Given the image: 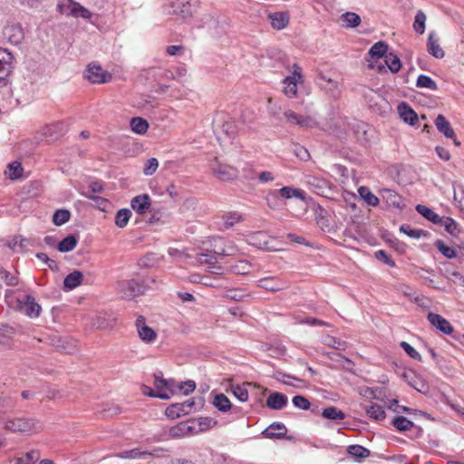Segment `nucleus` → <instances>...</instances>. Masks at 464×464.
<instances>
[{"instance_id": "nucleus-1", "label": "nucleus", "mask_w": 464, "mask_h": 464, "mask_svg": "<svg viewBox=\"0 0 464 464\" xmlns=\"http://www.w3.org/2000/svg\"><path fill=\"white\" fill-rule=\"evenodd\" d=\"M153 283H155V279L152 277L125 279L117 283L116 290L122 299L132 300L144 295Z\"/></svg>"}, {"instance_id": "nucleus-2", "label": "nucleus", "mask_w": 464, "mask_h": 464, "mask_svg": "<svg viewBox=\"0 0 464 464\" xmlns=\"http://www.w3.org/2000/svg\"><path fill=\"white\" fill-rule=\"evenodd\" d=\"M4 428L14 433L31 435L40 432L43 430V425L34 418L19 417L6 420Z\"/></svg>"}, {"instance_id": "nucleus-3", "label": "nucleus", "mask_w": 464, "mask_h": 464, "mask_svg": "<svg viewBox=\"0 0 464 464\" xmlns=\"http://www.w3.org/2000/svg\"><path fill=\"white\" fill-rule=\"evenodd\" d=\"M198 8V0H166L164 11L182 19L190 18Z\"/></svg>"}, {"instance_id": "nucleus-4", "label": "nucleus", "mask_w": 464, "mask_h": 464, "mask_svg": "<svg viewBox=\"0 0 464 464\" xmlns=\"http://www.w3.org/2000/svg\"><path fill=\"white\" fill-rule=\"evenodd\" d=\"M14 307L25 315L31 318H36L40 315L41 306L36 303L34 297L30 295L16 297Z\"/></svg>"}, {"instance_id": "nucleus-5", "label": "nucleus", "mask_w": 464, "mask_h": 464, "mask_svg": "<svg viewBox=\"0 0 464 464\" xmlns=\"http://www.w3.org/2000/svg\"><path fill=\"white\" fill-rule=\"evenodd\" d=\"M57 8L61 14L73 17L90 18L91 12L73 0H60Z\"/></svg>"}, {"instance_id": "nucleus-6", "label": "nucleus", "mask_w": 464, "mask_h": 464, "mask_svg": "<svg viewBox=\"0 0 464 464\" xmlns=\"http://www.w3.org/2000/svg\"><path fill=\"white\" fill-rule=\"evenodd\" d=\"M315 82L319 88L326 92L331 97L338 98L340 96L342 83L337 77L332 78L323 72H319Z\"/></svg>"}, {"instance_id": "nucleus-7", "label": "nucleus", "mask_w": 464, "mask_h": 464, "mask_svg": "<svg viewBox=\"0 0 464 464\" xmlns=\"http://www.w3.org/2000/svg\"><path fill=\"white\" fill-rule=\"evenodd\" d=\"M213 129L217 134H224L228 139L235 137L237 127L230 118L224 114L217 115L213 120Z\"/></svg>"}, {"instance_id": "nucleus-8", "label": "nucleus", "mask_w": 464, "mask_h": 464, "mask_svg": "<svg viewBox=\"0 0 464 464\" xmlns=\"http://www.w3.org/2000/svg\"><path fill=\"white\" fill-rule=\"evenodd\" d=\"M211 169L215 177L222 181H231L237 179L239 171L237 168L221 163L215 160V162L211 165Z\"/></svg>"}, {"instance_id": "nucleus-9", "label": "nucleus", "mask_w": 464, "mask_h": 464, "mask_svg": "<svg viewBox=\"0 0 464 464\" xmlns=\"http://www.w3.org/2000/svg\"><path fill=\"white\" fill-rule=\"evenodd\" d=\"M14 56L5 48H0V86L6 84V79L14 68Z\"/></svg>"}, {"instance_id": "nucleus-10", "label": "nucleus", "mask_w": 464, "mask_h": 464, "mask_svg": "<svg viewBox=\"0 0 464 464\" xmlns=\"http://www.w3.org/2000/svg\"><path fill=\"white\" fill-rule=\"evenodd\" d=\"M67 130V126L63 121L46 124L41 129V134L47 141H53L63 136Z\"/></svg>"}, {"instance_id": "nucleus-11", "label": "nucleus", "mask_w": 464, "mask_h": 464, "mask_svg": "<svg viewBox=\"0 0 464 464\" xmlns=\"http://www.w3.org/2000/svg\"><path fill=\"white\" fill-rule=\"evenodd\" d=\"M283 115L286 122L292 125H298L304 128H313L317 125L316 121L311 116L297 114L291 110L285 111Z\"/></svg>"}, {"instance_id": "nucleus-12", "label": "nucleus", "mask_w": 464, "mask_h": 464, "mask_svg": "<svg viewBox=\"0 0 464 464\" xmlns=\"http://www.w3.org/2000/svg\"><path fill=\"white\" fill-rule=\"evenodd\" d=\"M84 76L92 83H104L111 80V75L104 72L100 65L90 64L84 72Z\"/></svg>"}, {"instance_id": "nucleus-13", "label": "nucleus", "mask_w": 464, "mask_h": 464, "mask_svg": "<svg viewBox=\"0 0 464 464\" xmlns=\"http://www.w3.org/2000/svg\"><path fill=\"white\" fill-rule=\"evenodd\" d=\"M195 405V400L189 399L181 403H175L166 409V415L171 419L179 418L191 412Z\"/></svg>"}, {"instance_id": "nucleus-14", "label": "nucleus", "mask_w": 464, "mask_h": 464, "mask_svg": "<svg viewBox=\"0 0 464 464\" xmlns=\"http://www.w3.org/2000/svg\"><path fill=\"white\" fill-rule=\"evenodd\" d=\"M139 337L145 343H152L157 338L156 332L146 324L144 316L139 315L135 322Z\"/></svg>"}, {"instance_id": "nucleus-15", "label": "nucleus", "mask_w": 464, "mask_h": 464, "mask_svg": "<svg viewBox=\"0 0 464 464\" xmlns=\"http://www.w3.org/2000/svg\"><path fill=\"white\" fill-rule=\"evenodd\" d=\"M302 82V74L295 70L293 74L284 80V92L289 98H295L297 94V82Z\"/></svg>"}, {"instance_id": "nucleus-16", "label": "nucleus", "mask_w": 464, "mask_h": 464, "mask_svg": "<svg viewBox=\"0 0 464 464\" xmlns=\"http://www.w3.org/2000/svg\"><path fill=\"white\" fill-rule=\"evenodd\" d=\"M153 384L157 391L158 398L161 400H169L170 398V392H169V386L170 384L168 382V379L163 378L161 372L154 373Z\"/></svg>"}, {"instance_id": "nucleus-17", "label": "nucleus", "mask_w": 464, "mask_h": 464, "mask_svg": "<svg viewBox=\"0 0 464 464\" xmlns=\"http://www.w3.org/2000/svg\"><path fill=\"white\" fill-rule=\"evenodd\" d=\"M151 205L150 197L148 194H141L134 197L130 201L131 208L139 215L148 212Z\"/></svg>"}, {"instance_id": "nucleus-18", "label": "nucleus", "mask_w": 464, "mask_h": 464, "mask_svg": "<svg viewBox=\"0 0 464 464\" xmlns=\"http://www.w3.org/2000/svg\"><path fill=\"white\" fill-rule=\"evenodd\" d=\"M428 320L432 326L445 334H450L453 332L450 323L438 314L429 313Z\"/></svg>"}, {"instance_id": "nucleus-19", "label": "nucleus", "mask_w": 464, "mask_h": 464, "mask_svg": "<svg viewBox=\"0 0 464 464\" xmlns=\"http://www.w3.org/2000/svg\"><path fill=\"white\" fill-rule=\"evenodd\" d=\"M287 432L286 427L281 422H274L269 425L262 433L266 438L281 439Z\"/></svg>"}, {"instance_id": "nucleus-20", "label": "nucleus", "mask_w": 464, "mask_h": 464, "mask_svg": "<svg viewBox=\"0 0 464 464\" xmlns=\"http://www.w3.org/2000/svg\"><path fill=\"white\" fill-rule=\"evenodd\" d=\"M278 194L282 198H286V199L295 198H298V199L302 200L303 202H306V199H307L306 193L303 189L296 188L294 187H288V186L283 187L278 190Z\"/></svg>"}, {"instance_id": "nucleus-21", "label": "nucleus", "mask_w": 464, "mask_h": 464, "mask_svg": "<svg viewBox=\"0 0 464 464\" xmlns=\"http://www.w3.org/2000/svg\"><path fill=\"white\" fill-rule=\"evenodd\" d=\"M287 397L280 392H273L266 399V405L273 410H282L287 404Z\"/></svg>"}, {"instance_id": "nucleus-22", "label": "nucleus", "mask_w": 464, "mask_h": 464, "mask_svg": "<svg viewBox=\"0 0 464 464\" xmlns=\"http://www.w3.org/2000/svg\"><path fill=\"white\" fill-rule=\"evenodd\" d=\"M400 117L410 125H415L418 121L417 113L407 103L402 102L398 106Z\"/></svg>"}, {"instance_id": "nucleus-23", "label": "nucleus", "mask_w": 464, "mask_h": 464, "mask_svg": "<svg viewBox=\"0 0 464 464\" xmlns=\"http://www.w3.org/2000/svg\"><path fill=\"white\" fill-rule=\"evenodd\" d=\"M435 125L437 130L442 133L446 138L454 139L455 131L452 129L450 123L447 121V119L439 114L435 120Z\"/></svg>"}, {"instance_id": "nucleus-24", "label": "nucleus", "mask_w": 464, "mask_h": 464, "mask_svg": "<svg viewBox=\"0 0 464 464\" xmlns=\"http://www.w3.org/2000/svg\"><path fill=\"white\" fill-rule=\"evenodd\" d=\"M381 196L388 207L400 208L401 203V196L394 190L383 188L381 190Z\"/></svg>"}, {"instance_id": "nucleus-25", "label": "nucleus", "mask_w": 464, "mask_h": 464, "mask_svg": "<svg viewBox=\"0 0 464 464\" xmlns=\"http://www.w3.org/2000/svg\"><path fill=\"white\" fill-rule=\"evenodd\" d=\"M274 29H285L289 23V14L286 12H276L269 14Z\"/></svg>"}, {"instance_id": "nucleus-26", "label": "nucleus", "mask_w": 464, "mask_h": 464, "mask_svg": "<svg viewBox=\"0 0 464 464\" xmlns=\"http://www.w3.org/2000/svg\"><path fill=\"white\" fill-rule=\"evenodd\" d=\"M257 285L272 292H276L284 288V284L277 277L262 278L257 281Z\"/></svg>"}, {"instance_id": "nucleus-27", "label": "nucleus", "mask_w": 464, "mask_h": 464, "mask_svg": "<svg viewBox=\"0 0 464 464\" xmlns=\"http://www.w3.org/2000/svg\"><path fill=\"white\" fill-rule=\"evenodd\" d=\"M427 47L429 53L434 56L435 58L444 57L445 53L439 44V38H436L433 33H431L429 35Z\"/></svg>"}, {"instance_id": "nucleus-28", "label": "nucleus", "mask_w": 464, "mask_h": 464, "mask_svg": "<svg viewBox=\"0 0 464 464\" xmlns=\"http://www.w3.org/2000/svg\"><path fill=\"white\" fill-rule=\"evenodd\" d=\"M82 273L81 271L74 270L65 276L63 285L67 289H73L82 284Z\"/></svg>"}, {"instance_id": "nucleus-29", "label": "nucleus", "mask_w": 464, "mask_h": 464, "mask_svg": "<svg viewBox=\"0 0 464 464\" xmlns=\"http://www.w3.org/2000/svg\"><path fill=\"white\" fill-rule=\"evenodd\" d=\"M416 210L419 214L435 225H439L442 219V217L439 216L432 209L424 205H417Z\"/></svg>"}, {"instance_id": "nucleus-30", "label": "nucleus", "mask_w": 464, "mask_h": 464, "mask_svg": "<svg viewBox=\"0 0 464 464\" xmlns=\"http://www.w3.org/2000/svg\"><path fill=\"white\" fill-rule=\"evenodd\" d=\"M89 189L92 194H89L87 192H82V195L84 196L85 198L92 199L96 202H104L105 201L104 198L94 195L97 193H101L103 190V185L101 182H99V181L91 182V184L89 185Z\"/></svg>"}, {"instance_id": "nucleus-31", "label": "nucleus", "mask_w": 464, "mask_h": 464, "mask_svg": "<svg viewBox=\"0 0 464 464\" xmlns=\"http://www.w3.org/2000/svg\"><path fill=\"white\" fill-rule=\"evenodd\" d=\"M78 238L74 235H69L64 237L57 246V249L62 253H67L75 248Z\"/></svg>"}, {"instance_id": "nucleus-32", "label": "nucleus", "mask_w": 464, "mask_h": 464, "mask_svg": "<svg viewBox=\"0 0 464 464\" xmlns=\"http://www.w3.org/2000/svg\"><path fill=\"white\" fill-rule=\"evenodd\" d=\"M439 225L443 227L445 231L452 237H457L459 233V224L450 217H442Z\"/></svg>"}, {"instance_id": "nucleus-33", "label": "nucleus", "mask_w": 464, "mask_h": 464, "mask_svg": "<svg viewBox=\"0 0 464 464\" xmlns=\"http://www.w3.org/2000/svg\"><path fill=\"white\" fill-rule=\"evenodd\" d=\"M239 253L238 247L233 242H226L223 247L215 249V254L220 256H235Z\"/></svg>"}, {"instance_id": "nucleus-34", "label": "nucleus", "mask_w": 464, "mask_h": 464, "mask_svg": "<svg viewBox=\"0 0 464 464\" xmlns=\"http://www.w3.org/2000/svg\"><path fill=\"white\" fill-rule=\"evenodd\" d=\"M266 235L262 231H257L249 236V243L258 248L269 249L267 246Z\"/></svg>"}, {"instance_id": "nucleus-35", "label": "nucleus", "mask_w": 464, "mask_h": 464, "mask_svg": "<svg viewBox=\"0 0 464 464\" xmlns=\"http://www.w3.org/2000/svg\"><path fill=\"white\" fill-rule=\"evenodd\" d=\"M130 128L137 134H145L149 129V123L143 118L134 117L130 121Z\"/></svg>"}, {"instance_id": "nucleus-36", "label": "nucleus", "mask_w": 464, "mask_h": 464, "mask_svg": "<svg viewBox=\"0 0 464 464\" xmlns=\"http://www.w3.org/2000/svg\"><path fill=\"white\" fill-rule=\"evenodd\" d=\"M131 217V211L128 208H121L117 211L114 218L115 225L118 227L123 228L127 226Z\"/></svg>"}, {"instance_id": "nucleus-37", "label": "nucleus", "mask_w": 464, "mask_h": 464, "mask_svg": "<svg viewBox=\"0 0 464 464\" xmlns=\"http://www.w3.org/2000/svg\"><path fill=\"white\" fill-rule=\"evenodd\" d=\"M306 182L308 185L314 188V192L318 195H324L328 188V184L325 180L316 177H308Z\"/></svg>"}, {"instance_id": "nucleus-38", "label": "nucleus", "mask_w": 464, "mask_h": 464, "mask_svg": "<svg viewBox=\"0 0 464 464\" xmlns=\"http://www.w3.org/2000/svg\"><path fill=\"white\" fill-rule=\"evenodd\" d=\"M368 416L375 420H382L385 419L386 414L382 406L372 403L366 409Z\"/></svg>"}, {"instance_id": "nucleus-39", "label": "nucleus", "mask_w": 464, "mask_h": 464, "mask_svg": "<svg viewBox=\"0 0 464 464\" xmlns=\"http://www.w3.org/2000/svg\"><path fill=\"white\" fill-rule=\"evenodd\" d=\"M322 416L332 420H343L345 418V414L334 406L324 409Z\"/></svg>"}, {"instance_id": "nucleus-40", "label": "nucleus", "mask_w": 464, "mask_h": 464, "mask_svg": "<svg viewBox=\"0 0 464 464\" xmlns=\"http://www.w3.org/2000/svg\"><path fill=\"white\" fill-rule=\"evenodd\" d=\"M220 256L211 251L207 250L206 252H202L197 255V261L200 264H206V265H215L218 262Z\"/></svg>"}, {"instance_id": "nucleus-41", "label": "nucleus", "mask_w": 464, "mask_h": 464, "mask_svg": "<svg viewBox=\"0 0 464 464\" xmlns=\"http://www.w3.org/2000/svg\"><path fill=\"white\" fill-rule=\"evenodd\" d=\"M213 404L217 409L224 412L227 411L231 408L229 399L223 393H219L215 396Z\"/></svg>"}, {"instance_id": "nucleus-42", "label": "nucleus", "mask_w": 464, "mask_h": 464, "mask_svg": "<svg viewBox=\"0 0 464 464\" xmlns=\"http://www.w3.org/2000/svg\"><path fill=\"white\" fill-rule=\"evenodd\" d=\"M416 86L418 88H426L431 91L438 90V84L436 82L433 81L430 76L424 74L419 75L416 82Z\"/></svg>"}, {"instance_id": "nucleus-43", "label": "nucleus", "mask_w": 464, "mask_h": 464, "mask_svg": "<svg viewBox=\"0 0 464 464\" xmlns=\"http://www.w3.org/2000/svg\"><path fill=\"white\" fill-rule=\"evenodd\" d=\"M4 38L11 44L18 45L24 38V31H4Z\"/></svg>"}, {"instance_id": "nucleus-44", "label": "nucleus", "mask_w": 464, "mask_h": 464, "mask_svg": "<svg viewBox=\"0 0 464 464\" xmlns=\"http://www.w3.org/2000/svg\"><path fill=\"white\" fill-rule=\"evenodd\" d=\"M385 64L388 66L392 72H398L401 67L399 57L392 53L385 55Z\"/></svg>"}, {"instance_id": "nucleus-45", "label": "nucleus", "mask_w": 464, "mask_h": 464, "mask_svg": "<svg viewBox=\"0 0 464 464\" xmlns=\"http://www.w3.org/2000/svg\"><path fill=\"white\" fill-rule=\"evenodd\" d=\"M341 18L347 27L355 28L361 24V17L353 12H346L342 14Z\"/></svg>"}, {"instance_id": "nucleus-46", "label": "nucleus", "mask_w": 464, "mask_h": 464, "mask_svg": "<svg viewBox=\"0 0 464 464\" xmlns=\"http://www.w3.org/2000/svg\"><path fill=\"white\" fill-rule=\"evenodd\" d=\"M360 196L366 201V203L370 206L376 207L380 200L379 198L373 195L370 189L366 187H361L358 189Z\"/></svg>"}, {"instance_id": "nucleus-47", "label": "nucleus", "mask_w": 464, "mask_h": 464, "mask_svg": "<svg viewBox=\"0 0 464 464\" xmlns=\"http://www.w3.org/2000/svg\"><path fill=\"white\" fill-rule=\"evenodd\" d=\"M388 45L384 42H378L371 47L369 54L372 56V58H382V56L385 57Z\"/></svg>"}, {"instance_id": "nucleus-48", "label": "nucleus", "mask_w": 464, "mask_h": 464, "mask_svg": "<svg viewBox=\"0 0 464 464\" xmlns=\"http://www.w3.org/2000/svg\"><path fill=\"white\" fill-rule=\"evenodd\" d=\"M392 424L400 431L410 430L414 425L411 420L402 416L394 418L392 420Z\"/></svg>"}, {"instance_id": "nucleus-49", "label": "nucleus", "mask_w": 464, "mask_h": 464, "mask_svg": "<svg viewBox=\"0 0 464 464\" xmlns=\"http://www.w3.org/2000/svg\"><path fill=\"white\" fill-rule=\"evenodd\" d=\"M347 451L356 459H365L370 455V450L361 445H351Z\"/></svg>"}, {"instance_id": "nucleus-50", "label": "nucleus", "mask_w": 464, "mask_h": 464, "mask_svg": "<svg viewBox=\"0 0 464 464\" xmlns=\"http://www.w3.org/2000/svg\"><path fill=\"white\" fill-rule=\"evenodd\" d=\"M251 264L246 260H240L231 266L229 270L237 275H246L250 272Z\"/></svg>"}, {"instance_id": "nucleus-51", "label": "nucleus", "mask_w": 464, "mask_h": 464, "mask_svg": "<svg viewBox=\"0 0 464 464\" xmlns=\"http://www.w3.org/2000/svg\"><path fill=\"white\" fill-rule=\"evenodd\" d=\"M434 245L445 257L452 259L457 256L456 250L450 246H446L442 240H437Z\"/></svg>"}, {"instance_id": "nucleus-52", "label": "nucleus", "mask_w": 464, "mask_h": 464, "mask_svg": "<svg viewBox=\"0 0 464 464\" xmlns=\"http://www.w3.org/2000/svg\"><path fill=\"white\" fill-rule=\"evenodd\" d=\"M224 227L230 228L235 224L242 220V216L238 212H228L223 216Z\"/></svg>"}, {"instance_id": "nucleus-53", "label": "nucleus", "mask_w": 464, "mask_h": 464, "mask_svg": "<svg viewBox=\"0 0 464 464\" xmlns=\"http://www.w3.org/2000/svg\"><path fill=\"white\" fill-rule=\"evenodd\" d=\"M71 214L69 210L58 209L53 215V222L56 226H62L70 219Z\"/></svg>"}, {"instance_id": "nucleus-54", "label": "nucleus", "mask_w": 464, "mask_h": 464, "mask_svg": "<svg viewBox=\"0 0 464 464\" xmlns=\"http://www.w3.org/2000/svg\"><path fill=\"white\" fill-rule=\"evenodd\" d=\"M23 174V168L17 161H14L8 165V175L13 180L19 179Z\"/></svg>"}, {"instance_id": "nucleus-55", "label": "nucleus", "mask_w": 464, "mask_h": 464, "mask_svg": "<svg viewBox=\"0 0 464 464\" xmlns=\"http://www.w3.org/2000/svg\"><path fill=\"white\" fill-rule=\"evenodd\" d=\"M243 290L240 289H229L226 292L225 297L237 302L243 301L245 297L248 296Z\"/></svg>"}, {"instance_id": "nucleus-56", "label": "nucleus", "mask_w": 464, "mask_h": 464, "mask_svg": "<svg viewBox=\"0 0 464 464\" xmlns=\"http://www.w3.org/2000/svg\"><path fill=\"white\" fill-rule=\"evenodd\" d=\"M159 167V161L156 158H150L147 160L143 169V174L145 176L153 175Z\"/></svg>"}, {"instance_id": "nucleus-57", "label": "nucleus", "mask_w": 464, "mask_h": 464, "mask_svg": "<svg viewBox=\"0 0 464 464\" xmlns=\"http://www.w3.org/2000/svg\"><path fill=\"white\" fill-rule=\"evenodd\" d=\"M400 231L403 232L407 236L412 238H420L422 236H425L426 233L421 229H412L408 225H401L400 227Z\"/></svg>"}, {"instance_id": "nucleus-58", "label": "nucleus", "mask_w": 464, "mask_h": 464, "mask_svg": "<svg viewBox=\"0 0 464 464\" xmlns=\"http://www.w3.org/2000/svg\"><path fill=\"white\" fill-rule=\"evenodd\" d=\"M292 151L295 155V157L301 160L306 161L310 158L308 150L299 144H295L293 146Z\"/></svg>"}, {"instance_id": "nucleus-59", "label": "nucleus", "mask_w": 464, "mask_h": 464, "mask_svg": "<svg viewBox=\"0 0 464 464\" xmlns=\"http://www.w3.org/2000/svg\"><path fill=\"white\" fill-rule=\"evenodd\" d=\"M400 346L404 350V352L412 359L421 361V355L407 342H401Z\"/></svg>"}, {"instance_id": "nucleus-60", "label": "nucleus", "mask_w": 464, "mask_h": 464, "mask_svg": "<svg viewBox=\"0 0 464 464\" xmlns=\"http://www.w3.org/2000/svg\"><path fill=\"white\" fill-rule=\"evenodd\" d=\"M0 278L3 279L7 285H16L18 284V279L16 276L11 275L8 271L0 267Z\"/></svg>"}, {"instance_id": "nucleus-61", "label": "nucleus", "mask_w": 464, "mask_h": 464, "mask_svg": "<svg viewBox=\"0 0 464 464\" xmlns=\"http://www.w3.org/2000/svg\"><path fill=\"white\" fill-rule=\"evenodd\" d=\"M233 394L242 402L248 400V392L246 388L239 385L232 386Z\"/></svg>"}, {"instance_id": "nucleus-62", "label": "nucleus", "mask_w": 464, "mask_h": 464, "mask_svg": "<svg viewBox=\"0 0 464 464\" xmlns=\"http://www.w3.org/2000/svg\"><path fill=\"white\" fill-rule=\"evenodd\" d=\"M293 404L301 410H308L311 406L310 401L302 395H296L292 400Z\"/></svg>"}, {"instance_id": "nucleus-63", "label": "nucleus", "mask_w": 464, "mask_h": 464, "mask_svg": "<svg viewBox=\"0 0 464 464\" xmlns=\"http://www.w3.org/2000/svg\"><path fill=\"white\" fill-rule=\"evenodd\" d=\"M324 343L328 346L334 347L336 350H343L345 347V343L336 339L333 336H326L324 338Z\"/></svg>"}, {"instance_id": "nucleus-64", "label": "nucleus", "mask_w": 464, "mask_h": 464, "mask_svg": "<svg viewBox=\"0 0 464 464\" xmlns=\"http://www.w3.org/2000/svg\"><path fill=\"white\" fill-rule=\"evenodd\" d=\"M196 389V383L194 381H187L184 382H181L178 386L179 392H183L184 395H188L190 392H194Z\"/></svg>"}]
</instances>
